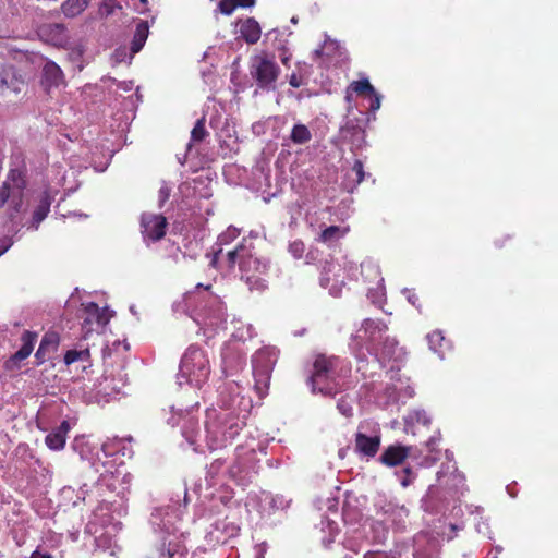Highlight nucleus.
<instances>
[{
    "label": "nucleus",
    "instance_id": "1",
    "mask_svg": "<svg viewBox=\"0 0 558 558\" xmlns=\"http://www.w3.org/2000/svg\"><path fill=\"white\" fill-rule=\"evenodd\" d=\"M387 331L388 325L381 319L365 318L352 337L350 347L359 363L357 371L364 376L367 375L368 357H372L373 366L378 368L404 360V349Z\"/></svg>",
    "mask_w": 558,
    "mask_h": 558
},
{
    "label": "nucleus",
    "instance_id": "2",
    "mask_svg": "<svg viewBox=\"0 0 558 558\" xmlns=\"http://www.w3.org/2000/svg\"><path fill=\"white\" fill-rule=\"evenodd\" d=\"M225 391L220 392V409H208L206 411V441L211 450L226 447L242 430L245 425V414L236 412V409L244 403L240 392L233 393L227 400Z\"/></svg>",
    "mask_w": 558,
    "mask_h": 558
},
{
    "label": "nucleus",
    "instance_id": "3",
    "mask_svg": "<svg viewBox=\"0 0 558 558\" xmlns=\"http://www.w3.org/2000/svg\"><path fill=\"white\" fill-rule=\"evenodd\" d=\"M451 453L446 451L447 464H442L437 473V486H430L422 499V507L428 512L446 511L449 504L459 499L465 490L464 475L458 472L451 461Z\"/></svg>",
    "mask_w": 558,
    "mask_h": 558
},
{
    "label": "nucleus",
    "instance_id": "4",
    "mask_svg": "<svg viewBox=\"0 0 558 558\" xmlns=\"http://www.w3.org/2000/svg\"><path fill=\"white\" fill-rule=\"evenodd\" d=\"M183 508L180 500H177L175 506L156 508L151 513V526L156 533H160V558H174L177 555L182 557L185 553L177 527V523L182 518Z\"/></svg>",
    "mask_w": 558,
    "mask_h": 558
},
{
    "label": "nucleus",
    "instance_id": "5",
    "mask_svg": "<svg viewBox=\"0 0 558 558\" xmlns=\"http://www.w3.org/2000/svg\"><path fill=\"white\" fill-rule=\"evenodd\" d=\"M256 454L254 449L246 450L243 447L236 448L235 457L227 459H215L207 469L206 481L209 486H215L229 477L239 485H247L256 473Z\"/></svg>",
    "mask_w": 558,
    "mask_h": 558
},
{
    "label": "nucleus",
    "instance_id": "6",
    "mask_svg": "<svg viewBox=\"0 0 558 558\" xmlns=\"http://www.w3.org/2000/svg\"><path fill=\"white\" fill-rule=\"evenodd\" d=\"M210 286L197 284L196 290L186 295L192 319L201 327L216 330L226 323V308L220 298L209 291Z\"/></svg>",
    "mask_w": 558,
    "mask_h": 558
},
{
    "label": "nucleus",
    "instance_id": "7",
    "mask_svg": "<svg viewBox=\"0 0 558 558\" xmlns=\"http://www.w3.org/2000/svg\"><path fill=\"white\" fill-rule=\"evenodd\" d=\"M209 375L210 362L207 353L199 347L190 345L180 361L177 375L178 385L187 384L201 389L207 383Z\"/></svg>",
    "mask_w": 558,
    "mask_h": 558
},
{
    "label": "nucleus",
    "instance_id": "8",
    "mask_svg": "<svg viewBox=\"0 0 558 558\" xmlns=\"http://www.w3.org/2000/svg\"><path fill=\"white\" fill-rule=\"evenodd\" d=\"M227 258L230 267H233L236 263L239 264L242 278L251 291H264L267 288L266 280L260 276L267 272L268 263L253 256L244 243L229 251Z\"/></svg>",
    "mask_w": 558,
    "mask_h": 558
},
{
    "label": "nucleus",
    "instance_id": "9",
    "mask_svg": "<svg viewBox=\"0 0 558 558\" xmlns=\"http://www.w3.org/2000/svg\"><path fill=\"white\" fill-rule=\"evenodd\" d=\"M27 187L24 166L10 168L0 186V209L8 205V216L13 220L23 209Z\"/></svg>",
    "mask_w": 558,
    "mask_h": 558
},
{
    "label": "nucleus",
    "instance_id": "10",
    "mask_svg": "<svg viewBox=\"0 0 558 558\" xmlns=\"http://www.w3.org/2000/svg\"><path fill=\"white\" fill-rule=\"evenodd\" d=\"M281 70L275 60V56L267 51H260L250 59V75L257 87L263 90H275Z\"/></svg>",
    "mask_w": 558,
    "mask_h": 558
},
{
    "label": "nucleus",
    "instance_id": "11",
    "mask_svg": "<svg viewBox=\"0 0 558 558\" xmlns=\"http://www.w3.org/2000/svg\"><path fill=\"white\" fill-rule=\"evenodd\" d=\"M337 357H326L319 355L313 365V374L310 377V384L313 392H319L324 396H335L338 392L339 383L337 381Z\"/></svg>",
    "mask_w": 558,
    "mask_h": 558
},
{
    "label": "nucleus",
    "instance_id": "12",
    "mask_svg": "<svg viewBox=\"0 0 558 558\" xmlns=\"http://www.w3.org/2000/svg\"><path fill=\"white\" fill-rule=\"evenodd\" d=\"M278 359L276 348L265 347L257 350L252 356V372L254 389L263 398L267 395L272 368Z\"/></svg>",
    "mask_w": 558,
    "mask_h": 558
},
{
    "label": "nucleus",
    "instance_id": "13",
    "mask_svg": "<svg viewBox=\"0 0 558 558\" xmlns=\"http://www.w3.org/2000/svg\"><path fill=\"white\" fill-rule=\"evenodd\" d=\"M381 444V429L374 421H363L357 425L354 434V451L362 459H373Z\"/></svg>",
    "mask_w": 558,
    "mask_h": 558
},
{
    "label": "nucleus",
    "instance_id": "14",
    "mask_svg": "<svg viewBox=\"0 0 558 558\" xmlns=\"http://www.w3.org/2000/svg\"><path fill=\"white\" fill-rule=\"evenodd\" d=\"M240 533V526L235 522L217 520L210 525L205 534V541L208 546L215 547L219 544H227L230 539L236 537Z\"/></svg>",
    "mask_w": 558,
    "mask_h": 558
},
{
    "label": "nucleus",
    "instance_id": "15",
    "mask_svg": "<svg viewBox=\"0 0 558 558\" xmlns=\"http://www.w3.org/2000/svg\"><path fill=\"white\" fill-rule=\"evenodd\" d=\"M141 227L144 241L156 242L166 234L167 219L162 215L145 213L141 218Z\"/></svg>",
    "mask_w": 558,
    "mask_h": 558
},
{
    "label": "nucleus",
    "instance_id": "16",
    "mask_svg": "<svg viewBox=\"0 0 558 558\" xmlns=\"http://www.w3.org/2000/svg\"><path fill=\"white\" fill-rule=\"evenodd\" d=\"M83 314L82 327L86 333L102 329L111 318L107 308H100L94 302H89L84 306Z\"/></svg>",
    "mask_w": 558,
    "mask_h": 558
},
{
    "label": "nucleus",
    "instance_id": "17",
    "mask_svg": "<svg viewBox=\"0 0 558 558\" xmlns=\"http://www.w3.org/2000/svg\"><path fill=\"white\" fill-rule=\"evenodd\" d=\"M25 86V80L13 65L0 68V95H19Z\"/></svg>",
    "mask_w": 558,
    "mask_h": 558
},
{
    "label": "nucleus",
    "instance_id": "18",
    "mask_svg": "<svg viewBox=\"0 0 558 558\" xmlns=\"http://www.w3.org/2000/svg\"><path fill=\"white\" fill-rule=\"evenodd\" d=\"M412 447L402 446L400 444L390 445L379 457V462L386 466L392 468L403 463V461L412 453Z\"/></svg>",
    "mask_w": 558,
    "mask_h": 558
},
{
    "label": "nucleus",
    "instance_id": "19",
    "mask_svg": "<svg viewBox=\"0 0 558 558\" xmlns=\"http://www.w3.org/2000/svg\"><path fill=\"white\" fill-rule=\"evenodd\" d=\"M63 83L64 77L60 66L52 61H47L41 73V85L44 88L49 92L51 88L59 87Z\"/></svg>",
    "mask_w": 558,
    "mask_h": 558
},
{
    "label": "nucleus",
    "instance_id": "20",
    "mask_svg": "<svg viewBox=\"0 0 558 558\" xmlns=\"http://www.w3.org/2000/svg\"><path fill=\"white\" fill-rule=\"evenodd\" d=\"M221 357L222 371L227 376L233 375L245 365V356L229 347L222 350Z\"/></svg>",
    "mask_w": 558,
    "mask_h": 558
},
{
    "label": "nucleus",
    "instance_id": "21",
    "mask_svg": "<svg viewBox=\"0 0 558 558\" xmlns=\"http://www.w3.org/2000/svg\"><path fill=\"white\" fill-rule=\"evenodd\" d=\"M51 196L48 194V192H44L39 198L38 204L35 206L32 219L27 223V228L32 230H37L40 222L45 220V218L48 216L50 211L51 206Z\"/></svg>",
    "mask_w": 558,
    "mask_h": 558
},
{
    "label": "nucleus",
    "instance_id": "22",
    "mask_svg": "<svg viewBox=\"0 0 558 558\" xmlns=\"http://www.w3.org/2000/svg\"><path fill=\"white\" fill-rule=\"evenodd\" d=\"M70 428V423L68 421H62L57 428L46 436L45 442L48 448L51 450L63 449Z\"/></svg>",
    "mask_w": 558,
    "mask_h": 558
},
{
    "label": "nucleus",
    "instance_id": "23",
    "mask_svg": "<svg viewBox=\"0 0 558 558\" xmlns=\"http://www.w3.org/2000/svg\"><path fill=\"white\" fill-rule=\"evenodd\" d=\"M240 34L247 44L253 45L259 40L262 28L255 19L248 17L240 23Z\"/></svg>",
    "mask_w": 558,
    "mask_h": 558
},
{
    "label": "nucleus",
    "instance_id": "24",
    "mask_svg": "<svg viewBox=\"0 0 558 558\" xmlns=\"http://www.w3.org/2000/svg\"><path fill=\"white\" fill-rule=\"evenodd\" d=\"M384 513L388 517L389 520H391L393 524L397 525V527L402 529L404 527V522L408 518L409 511L404 506L389 501L384 507Z\"/></svg>",
    "mask_w": 558,
    "mask_h": 558
},
{
    "label": "nucleus",
    "instance_id": "25",
    "mask_svg": "<svg viewBox=\"0 0 558 558\" xmlns=\"http://www.w3.org/2000/svg\"><path fill=\"white\" fill-rule=\"evenodd\" d=\"M341 135L344 140L351 141L352 144L355 145L356 147H361L364 142L365 132L355 122L348 121L341 128Z\"/></svg>",
    "mask_w": 558,
    "mask_h": 558
},
{
    "label": "nucleus",
    "instance_id": "26",
    "mask_svg": "<svg viewBox=\"0 0 558 558\" xmlns=\"http://www.w3.org/2000/svg\"><path fill=\"white\" fill-rule=\"evenodd\" d=\"M292 35V32L288 28L278 29L274 28L266 33V40H271V46L275 50L280 51L284 50L288 47L289 40L288 37Z\"/></svg>",
    "mask_w": 558,
    "mask_h": 558
},
{
    "label": "nucleus",
    "instance_id": "27",
    "mask_svg": "<svg viewBox=\"0 0 558 558\" xmlns=\"http://www.w3.org/2000/svg\"><path fill=\"white\" fill-rule=\"evenodd\" d=\"M36 333H32L31 331H25L22 336V347L20 350L11 357L12 362H21L28 357L34 349V344L36 342Z\"/></svg>",
    "mask_w": 558,
    "mask_h": 558
},
{
    "label": "nucleus",
    "instance_id": "28",
    "mask_svg": "<svg viewBox=\"0 0 558 558\" xmlns=\"http://www.w3.org/2000/svg\"><path fill=\"white\" fill-rule=\"evenodd\" d=\"M92 0H65L61 4V12L64 16L73 19L82 14Z\"/></svg>",
    "mask_w": 558,
    "mask_h": 558
},
{
    "label": "nucleus",
    "instance_id": "29",
    "mask_svg": "<svg viewBox=\"0 0 558 558\" xmlns=\"http://www.w3.org/2000/svg\"><path fill=\"white\" fill-rule=\"evenodd\" d=\"M361 274L365 281L367 282H384V278L381 277L379 266L374 260H364L361 264Z\"/></svg>",
    "mask_w": 558,
    "mask_h": 558
},
{
    "label": "nucleus",
    "instance_id": "30",
    "mask_svg": "<svg viewBox=\"0 0 558 558\" xmlns=\"http://www.w3.org/2000/svg\"><path fill=\"white\" fill-rule=\"evenodd\" d=\"M148 23L146 21H141L136 25V31L131 44V51L132 54H135L141 51V49L144 47L145 41L148 37Z\"/></svg>",
    "mask_w": 558,
    "mask_h": 558
},
{
    "label": "nucleus",
    "instance_id": "31",
    "mask_svg": "<svg viewBox=\"0 0 558 558\" xmlns=\"http://www.w3.org/2000/svg\"><path fill=\"white\" fill-rule=\"evenodd\" d=\"M429 349L444 359L445 351L450 348L449 342L445 339L441 331H434L427 335Z\"/></svg>",
    "mask_w": 558,
    "mask_h": 558
},
{
    "label": "nucleus",
    "instance_id": "32",
    "mask_svg": "<svg viewBox=\"0 0 558 558\" xmlns=\"http://www.w3.org/2000/svg\"><path fill=\"white\" fill-rule=\"evenodd\" d=\"M349 231L348 228H341L339 226H329L326 227L319 234L318 241L326 243V244H332L343 238L347 232Z\"/></svg>",
    "mask_w": 558,
    "mask_h": 558
},
{
    "label": "nucleus",
    "instance_id": "33",
    "mask_svg": "<svg viewBox=\"0 0 558 558\" xmlns=\"http://www.w3.org/2000/svg\"><path fill=\"white\" fill-rule=\"evenodd\" d=\"M405 422V430L410 432V428L415 424H422L424 426H428L432 422L430 416L426 413L425 410H412L404 417Z\"/></svg>",
    "mask_w": 558,
    "mask_h": 558
},
{
    "label": "nucleus",
    "instance_id": "34",
    "mask_svg": "<svg viewBox=\"0 0 558 558\" xmlns=\"http://www.w3.org/2000/svg\"><path fill=\"white\" fill-rule=\"evenodd\" d=\"M240 235V230L235 227H229L225 232H222L217 240V245L219 248L215 251L214 258L211 260V264H215L219 256L222 254V245L229 244L234 239H236Z\"/></svg>",
    "mask_w": 558,
    "mask_h": 558
},
{
    "label": "nucleus",
    "instance_id": "35",
    "mask_svg": "<svg viewBox=\"0 0 558 558\" xmlns=\"http://www.w3.org/2000/svg\"><path fill=\"white\" fill-rule=\"evenodd\" d=\"M290 140L296 145L307 144L312 140V132L302 123H296L292 128Z\"/></svg>",
    "mask_w": 558,
    "mask_h": 558
},
{
    "label": "nucleus",
    "instance_id": "36",
    "mask_svg": "<svg viewBox=\"0 0 558 558\" xmlns=\"http://www.w3.org/2000/svg\"><path fill=\"white\" fill-rule=\"evenodd\" d=\"M66 28L63 24H49L43 27V33L51 36L54 44H61L65 39Z\"/></svg>",
    "mask_w": 558,
    "mask_h": 558
},
{
    "label": "nucleus",
    "instance_id": "37",
    "mask_svg": "<svg viewBox=\"0 0 558 558\" xmlns=\"http://www.w3.org/2000/svg\"><path fill=\"white\" fill-rule=\"evenodd\" d=\"M59 343V337L57 333H47L41 339L39 348L36 352V357L40 359L44 356L46 351L56 350Z\"/></svg>",
    "mask_w": 558,
    "mask_h": 558
},
{
    "label": "nucleus",
    "instance_id": "38",
    "mask_svg": "<svg viewBox=\"0 0 558 558\" xmlns=\"http://www.w3.org/2000/svg\"><path fill=\"white\" fill-rule=\"evenodd\" d=\"M89 361V350L88 349H73L66 351L64 355V363L66 365L74 364L76 362L87 363Z\"/></svg>",
    "mask_w": 558,
    "mask_h": 558
},
{
    "label": "nucleus",
    "instance_id": "39",
    "mask_svg": "<svg viewBox=\"0 0 558 558\" xmlns=\"http://www.w3.org/2000/svg\"><path fill=\"white\" fill-rule=\"evenodd\" d=\"M439 441V435L433 436L429 438V440L426 444V447L428 448V451L430 454L426 456L420 464L425 468H429L435 464V462L439 459L438 454H434V448Z\"/></svg>",
    "mask_w": 558,
    "mask_h": 558
},
{
    "label": "nucleus",
    "instance_id": "40",
    "mask_svg": "<svg viewBox=\"0 0 558 558\" xmlns=\"http://www.w3.org/2000/svg\"><path fill=\"white\" fill-rule=\"evenodd\" d=\"M349 89L355 92L356 94L363 95V94H375L374 86L369 83L367 78H363L360 81H354L350 84Z\"/></svg>",
    "mask_w": 558,
    "mask_h": 558
},
{
    "label": "nucleus",
    "instance_id": "41",
    "mask_svg": "<svg viewBox=\"0 0 558 558\" xmlns=\"http://www.w3.org/2000/svg\"><path fill=\"white\" fill-rule=\"evenodd\" d=\"M385 296V287L383 283H377L376 288H369L368 289V298L374 304L381 303L383 299Z\"/></svg>",
    "mask_w": 558,
    "mask_h": 558
},
{
    "label": "nucleus",
    "instance_id": "42",
    "mask_svg": "<svg viewBox=\"0 0 558 558\" xmlns=\"http://www.w3.org/2000/svg\"><path fill=\"white\" fill-rule=\"evenodd\" d=\"M205 135H206V130H205L204 120L201 119L194 125V128L191 132V137H192V141L201 142L205 137Z\"/></svg>",
    "mask_w": 558,
    "mask_h": 558
},
{
    "label": "nucleus",
    "instance_id": "43",
    "mask_svg": "<svg viewBox=\"0 0 558 558\" xmlns=\"http://www.w3.org/2000/svg\"><path fill=\"white\" fill-rule=\"evenodd\" d=\"M239 5L238 0H221L218 4L219 11L225 15H230Z\"/></svg>",
    "mask_w": 558,
    "mask_h": 558
},
{
    "label": "nucleus",
    "instance_id": "44",
    "mask_svg": "<svg viewBox=\"0 0 558 558\" xmlns=\"http://www.w3.org/2000/svg\"><path fill=\"white\" fill-rule=\"evenodd\" d=\"M322 524L326 525V527L329 531L328 541H326L325 538L323 539L324 544L327 546L333 542V538H335L336 534L338 533V525L336 522H333L332 520H329V519H327L326 521H323Z\"/></svg>",
    "mask_w": 558,
    "mask_h": 558
},
{
    "label": "nucleus",
    "instance_id": "45",
    "mask_svg": "<svg viewBox=\"0 0 558 558\" xmlns=\"http://www.w3.org/2000/svg\"><path fill=\"white\" fill-rule=\"evenodd\" d=\"M337 409L339 410V412H340L342 415H344V416H347V417H350V416H352V414H353V408H352V405H351V402H350V401H348V400H347V399H344V398H341V399H339V400H338V402H337Z\"/></svg>",
    "mask_w": 558,
    "mask_h": 558
},
{
    "label": "nucleus",
    "instance_id": "46",
    "mask_svg": "<svg viewBox=\"0 0 558 558\" xmlns=\"http://www.w3.org/2000/svg\"><path fill=\"white\" fill-rule=\"evenodd\" d=\"M289 252L296 258H300L304 252V244L301 241H295L289 245Z\"/></svg>",
    "mask_w": 558,
    "mask_h": 558
},
{
    "label": "nucleus",
    "instance_id": "47",
    "mask_svg": "<svg viewBox=\"0 0 558 558\" xmlns=\"http://www.w3.org/2000/svg\"><path fill=\"white\" fill-rule=\"evenodd\" d=\"M170 187L167 186L166 184H163L159 192H158V202H159V206L161 207L169 198L170 196Z\"/></svg>",
    "mask_w": 558,
    "mask_h": 558
},
{
    "label": "nucleus",
    "instance_id": "48",
    "mask_svg": "<svg viewBox=\"0 0 558 558\" xmlns=\"http://www.w3.org/2000/svg\"><path fill=\"white\" fill-rule=\"evenodd\" d=\"M369 110L375 112L380 108L381 96L375 90V94H371Z\"/></svg>",
    "mask_w": 558,
    "mask_h": 558
},
{
    "label": "nucleus",
    "instance_id": "49",
    "mask_svg": "<svg viewBox=\"0 0 558 558\" xmlns=\"http://www.w3.org/2000/svg\"><path fill=\"white\" fill-rule=\"evenodd\" d=\"M352 170L356 173L357 183H361L364 180V169L361 160H355Z\"/></svg>",
    "mask_w": 558,
    "mask_h": 558
},
{
    "label": "nucleus",
    "instance_id": "50",
    "mask_svg": "<svg viewBox=\"0 0 558 558\" xmlns=\"http://www.w3.org/2000/svg\"><path fill=\"white\" fill-rule=\"evenodd\" d=\"M182 434H183L184 438L187 440V442L191 446H193V450L197 451L198 450L197 440H196L195 436L193 435V433L190 432L187 428H184Z\"/></svg>",
    "mask_w": 558,
    "mask_h": 558
},
{
    "label": "nucleus",
    "instance_id": "51",
    "mask_svg": "<svg viewBox=\"0 0 558 558\" xmlns=\"http://www.w3.org/2000/svg\"><path fill=\"white\" fill-rule=\"evenodd\" d=\"M403 473H404V476L400 480V484L403 487H408L413 482L414 476H413L412 471L409 468L404 469Z\"/></svg>",
    "mask_w": 558,
    "mask_h": 558
},
{
    "label": "nucleus",
    "instance_id": "52",
    "mask_svg": "<svg viewBox=\"0 0 558 558\" xmlns=\"http://www.w3.org/2000/svg\"><path fill=\"white\" fill-rule=\"evenodd\" d=\"M289 502L290 501L286 500L283 497H276L272 499V507L276 508V510L284 509L289 506Z\"/></svg>",
    "mask_w": 558,
    "mask_h": 558
},
{
    "label": "nucleus",
    "instance_id": "53",
    "mask_svg": "<svg viewBox=\"0 0 558 558\" xmlns=\"http://www.w3.org/2000/svg\"><path fill=\"white\" fill-rule=\"evenodd\" d=\"M279 58H280V60H281L283 65L289 66V62H290V60L292 58V54H291L289 48H287L284 50H280L279 51Z\"/></svg>",
    "mask_w": 558,
    "mask_h": 558
},
{
    "label": "nucleus",
    "instance_id": "54",
    "mask_svg": "<svg viewBox=\"0 0 558 558\" xmlns=\"http://www.w3.org/2000/svg\"><path fill=\"white\" fill-rule=\"evenodd\" d=\"M332 268H335L333 264H328L324 267L323 277L320 279L322 286H326L329 282L330 279L327 275L332 271Z\"/></svg>",
    "mask_w": 558,
    "mask_h": 558
},
{
    "label": "nucleus",
    "instance_id": "55",
    "mask_svg": "<svg viewBox=\"0 0 558 558\" xmlns=\"http://www.w3.org/2000/svg\"><path fill=\"white\" fill-rule=\"evenodd\" d=\"M402 292H403V294H405V295H407L408 301H409L413 306L418 307V305H417L418 298H417V295H416L415 293H413V292H412L411 290H409V289H403V291H402Z\"/></svg>",
    "mask_w": 558,
    "mask_h": 558
},
{
    "label": "nucleus",
    "instance_id": "56",
    "mask_svg": "<svg viewBox=\"0 0 558 558\" xmlns=\"http://www.w3.org/2000/svg\"><path fill=\"white\" fill-rule=\"evenodd\" d=\"M12 240L10 239H1L0 240V256L4 254L11 246H12Z\"/></svg>",
    "mask_w": 558,
    "mask_h": 558
},
{
    "label": "nucleus",
    "instance_id": "57",
    "mask_svg": "<svg viewBox=\"0 0 558 558\" xmlns=\"http://www.w3.org/2000/svg\"><path fill=\"white\" fill-rule=\"evenodd\" d=\"M289 84L292 86V87H300L302 85V82L301 80L298 77V75L295 73L291 74L290 75V78H289Z\"/></svg>",
    "mask_w": 558,
    "mask_h": 558
},
{
    "label": "nucleus",
    "instance_id": "58",
    "mask_svg": "<svg viewBox=\"0 0 558 558\" xmlns=\"http://www.w3.org/2000/svg\"><path fill=\"white\" fill-rule=\"evenodd\" d=\"M236 337H239L240 339H245V338H247V337H248V338H251V337H252L251 326H248V327L246 328V333H244V332L242 331V332H241L240 335H238Z\"/></svg>",
    "mask_w": 558,
    "mask_h": 558
},
{
    "label": "nucleus",
    "instance_id": "59",
    "mask_svg": "<svg viewBox=\"0 0 558 558\" xmlns=\"http://www.w3.org/2000/svg\"><path fill=\"white\" fill-rule=\"evenodd\" d=\"M255 0H238L240 7H250Z\"/></svg>",
    "mask_w": 558,
    "mask_h": 558
},
{
    "label": "nucleus",
    "instance_id": "60",
    "mask_svg": "<svg viewBox=\"0 0 558 558\" xmlns=\"http://www.w3.org/2000/svg\"><path fill=\"white\" fill-rule=\"evenodd\" d=\"M93 527H94V523H89V524L87 525V532H89V533H96V532H97V530H95V531H94V530H93Z\"/></svg>",
    "mask_w": 558,
    "mask_h": 558
},
{
    "label": "nucleus",
    "instance_id": "61",
    "mask_svg": "<svg viewBox=\"0 0 558 558\" xmlns=\"http://www.w3.org/2000/svg\"><path fill=\"white\" fill-rule=\"evenodd\" d=\"M405 395L409 396V397H412L414 395V391L412 388L410 387H407V391H405Z\"/></svg>",
    "mask_w": 558,
    "mask_h": 558
},
{
    "label": "nucleus",
    "instance_id": "62",
    "mask_svg": "<svg viewBox=\"0 0 558 558\" xmlns=\"http://www.w3.org/2000/svg\"><path fill=\"white\" fill-rule=\"evenodd\" d=\"M256 558H264L263 557V550L259 548L258 549V553H257V557Z\"/></svg>",
    "mask_w": 558,
    "mask_h": 558
},
{
    "label": "nucleus",
    "instance_id": "63",
    "mask_svg": "<svg viewBox=\"0 0 558 558\" xmlns=\"http://www.w3.org/2000/svg\"><path fill=\"white\" fill-rule=\"evenodd\" d=\"M298 21H299V20H298V17H296V16H293V17L291 19V23H293V24H296V23H298Z\"/></svg>",
    "mask_w": 558,
    "mask_h": 558
},
{
    "label": "nucleus",
    "instance_id": "64",
    "mask_svg": "<svg viewBox=\"0 0 558 558\" xmlns=\"http://www.w3.org/2000/svg\"><path fill=\"white\" fill-rule=\"evenodd\" d=\"M105 512H107L106 509H99L98 512H96V514L98 515V514H101V513H105Z\"/></svg>",
    "mask_w": 558,
    "mask_h": 558
}]
</instances>
